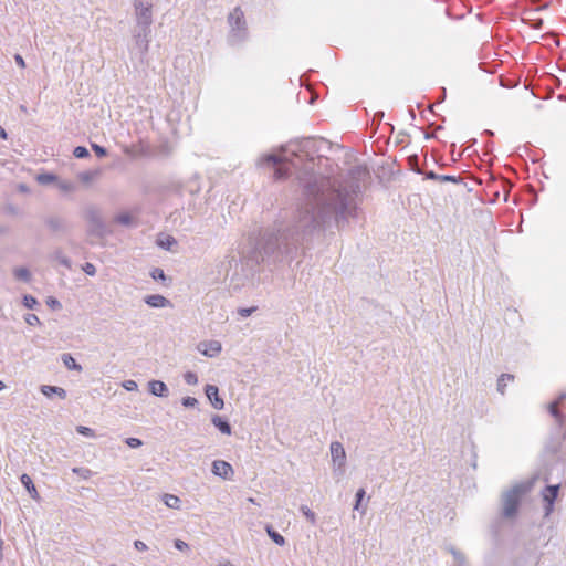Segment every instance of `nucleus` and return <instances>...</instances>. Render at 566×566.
Returning a JSON list of instances; mask_svg holds the SVG:
<instances>
[{
  "mask_svg": "<svg viewBox=\"0 0 566 566\" xmlns=\"http://www.w3.org/2000/svg\"><path fill=\"white\" fill-rule=\"evenodd\" d=\"M514 379V376L511 374H502L497 379V391L500 394L505 392V387L507 385V381H512Z\"/></svg>",
  "mask_w": 566,
  "mask_h": 566,
  "instance_id": "b1692460",
  "label": "nucleus"
},
{
  "mask_svg": "<svg viewBox=\"0 0 566 566\" xmlns=\"http://www.w3.org/2000/svg\"><path fill=\"white\" fill-rule=\"evenodd\" d=\"M284 156L268 154L259 159V165L276 166V180L287 177L290 167L302 170L298 176L303 188L304 201L296 209L293 219L275 221L268 228L256 244V261L279 262L293 260L300 249L315 240H321L333 229H343L349 219L356 217L355 196L360 191L358 182L336 185L328 177L312 174L314 167L315 142L303 138L290 143Z\"/></svg>",
  "mask_w": 566,
  "mask_h": 566,
  "instance_id": "f257e3e1",
  "label": "nucleus"
},
{
  "mask_svg": "<svg viewBox=\"0 0 566 566\" xmlns=\"http://www.w3.org/2000/svg\"><path fill=\"white\" fill-rule=\"evenodd\" d=\"M449 552L452 554V556H453L454 560L457 562L458 566H469V564L467 562V558H465V555L462 552L458 551L454 547H450Z\"/></svg>",
  "mask_w": 566,
  "mask_h": 566,
  "instance_id": "393cba45",
  "label": "nucleus"
},
{
  "mask_svg": "<svg viewBox=\"0 0 566 566\" xmlns=\"http://www.w3.org/2000/svg\"><path fill=\"white\" fill-rule=\"evenodd\" d=\"M134 546H135V548H136L137 551H140V552H143V551H146V549H147V545H146L143 541H139V539H137V541H135V542H134Z\"/></svg>",
  "mask_w": 566,
  "mask_h": 566,
  "instance_id": "09e8293b",
  "label": "nucleus"
},
{
  "mask_svg": "<svg viewBox=\"0 0 566 566\" xmlns=\"http://www.w3.org/2000/svg\"><path fill=\"white\" fill-rule=\"evenodd\" d=\"M212 424H229L220 416H213L211 419Z\"/></svg>",
  "mask_w": 566,
  "mask_h": 566,
  "instance_id": "3c124183",
  "label": "nucleus"
},
{
  "mask_svg": "<svg viewBox=\"0 0 566 566\" xmlns=\"http://www.w3.org/2000/svg\"><path fill=\"white\" fill-rule=\"evenodd\" d=\"M4 388V384L0 380V390Z\"/></svg>",
  "mask_w": 566,
  "mask_h": 566,
  "instance_id": "bf43d9fd",
  "label": "nucleus"
},
{
  "mask_svg": "<svg viewBox=\"0 0 566 566\" xmlns=\"http://www.w3.org/2000/svg\"><path fill=\"white\" fill-rule=\"evenodd\" d=\"M543 24H544L543 19H535L530 23L531 28H533L535 30H541L543 28Z\"/></svg>",
  "mask_w": 566,
  "mask_h": 566,
  "instance_id": "de8ad7c7",
  "label": "nucleus"
},
{
  "mask_svg": "<svg viewBox=\"0 0 566 566\" xmlns=\"http://www.w3.org/2000/svg\"><path fill=\"white\" fill-rule=\"evenodd\" d=\"M151 277L154 280H160V281H165L166 280V274L164 272L163 269H159V268H155L151 273H150Z\"/></svg>",
  "mask_w": 566,
  "mask_h": 566,
  "instance_id": "f704fd0d",
  "label": "nucleus"
},
{
  "mask_svg": "<svg viewBox=\"0 0 566 566\" xmlns=\"http://www.w3.org/2000/svg\"><path fill=\"white\" fill-rule=\"evenodd\" d=\"M76 428H77V432L82 436H85V437L94 436V432L91 427H76Z\"/></svg>",
  "mask_w": 566,
  "mask_h": 566,
  "instance_id": "c03bdc74",
  "label": "nucleus"
},
{
  "mask_svg": "<svg viewBox=\"0 0 566 566\" xmlns=\"http://www.w3.org/2000/svg\"><path fill=\"white\" fill-rule=\"evenodd\" d=\"M160 247H163L166 250H169L172 244H176V240L172 237H167L166 241L158 242Z\"/></svg>",
  "mask_w": 566,
  "mask_h": 566,
  "instance_id": "37998d69",
  "label": "nucleus"
},
{
  "mask_svg": "<svg viewBox=\"0 0 566 566\" xmlns=\"http://www.w3.org/2000/svg\"><path fill=\"white\" fill-rule=\"evenodd\" d=\"M46 305L49 307H51L52 310H60L62 307L61 302L59 300H56L55 297H52V296H50L46 300Z\"/></svg>",
  "mask_w": 566,
  "mask_h": 566,
  "instance_id": "4c0bfd02",
  "label": "nucleus"
},
{
  "mask_svg": "<svg viewBox=\"0 0 566 566\" xmlns=\"http://www.w3.org/2000/svg\"><path fill=\"white\" fill-rule=\"evenodd\" d=\"M125 442L130 448H138L143 444L142 440L138 438H127Z\"/></svg>",
  "mask_w": 566,
  "mask_h": 566,
  "instance_id": "79ce46f5",
  "label": "nucleus"
},
{
  "mask_svg": "<svg viewBox=\"0 0 566 566\" xmlns=\"http://www.w3.org/2000/svg\"><path fill=\"white\" fill-rule=\"evenodd\" d=\"M124 387L127 389V390H134L137 388V384L134 381V380H127L125 384H124Z\"/></svg>",
  "mask_w": 566,
  "mask_h": 566,
  "instance_id": "603ef678",
  "label": "nucleus"
},
{
  "mask_svg": "<svg viewBox=\"0 0 566 566\" xmlns=\"http://www.w3.org/2000/svg\"><path fill=\"white\" fill-rule=\"evenodd\" d=\"M36 180L41 185H49L56 180V176L54 174H50V172L40 174L36 176Z\"/></svg>",
  "mask_w": 566,
  "mask_h": 566,
  "instance_id": "a878e982",
  "label": "nucleus"
},
{
  "mask_svg": "<svg viewBox=\"0 0 566 566\" xmlns=\"http://www.w3.org/2000/svg\"><path fill=\"white\" fill-rule=\"evenodd\" d=\"M72 472L77 474L80 478L87 480L92 475V471L87 468L75 467L72 469Z\"/></svg>",
  "mask_w": 566,
  "mask_h": 566,
  "instance_id": "c85d7f7f",
  "label": "nucleus"
},
{
  "mask_svg": "<svg viewBox=\"0 0 566 566\" xmlns=\"http://www.w3.org/2000/svg\"><path fill=\"white\" fill-rule=\"evenodd\" d=\"M218 428L221 431V433H223V434H228L229 436V434L232 433V431H231L232 427H218Z\"/></svg>",
  "mask_w": 566,
  "mask_h": 566,
  "instance_id": "864d4df0",
  "label": "nucleus"
},
{
  "mask_svg": "<svg viewBox=\"0 0 566 566\" xmlns=\"http://www.w3.org/2000/svg\"><path fill=\"white\" fill-rule=\"evenodd\" d=\"M181 403L186 408H193L198 405V400L195 397L187 396L182 398Z\"/></svg>",
  "mask_w": 566,
  "mask_h": 566,
  "instance_id": "72a5a7b5",
  "label": "nucleus"
},
{
  "mask_svg": "<svg viewBox=\"0 0 566 566\" xmlns=\"http://www.w3.org/2000/svg\"><path fill=\"white\" fill-rule=\"evenodd\" d=\"M44 223L52 233H66L69 226L64 218L60 216H48Z\"/></svg>",
  "mask_w": 566,
  "mask_h": 566,
  "instance_id": "1a4fd4ad",
  "label": "nucleus"
},
{
  "mask_svg": "<svg viewBox=\"0 0 566 566\" xmlns=\"http://www.w3.org/2000/svg\"><path fill=\"white\" fill-rule=\"evenodd\" d=\"M20 481L32 499H39V493L35 489V485L33 484L32 479L27 473H23L20 476Z\"/></svg>",
  "mask_w": 566,
  "mask_h": 566,
  "instance_id": "dca6fc26",
  "label": "nucleus"
},
{
  "mask_svg": "<svg viewBox=\"0 0 566 566\" xmlns=\"http://www.w3.org/2000/svg\"><path fill=\"white\" fill-rule=\"evenodd\" d=\"M41 392L46 397H51L52 395H57L61 399L66 397V391L63 388L56 386L42 385Z\"/></svg>",
  "mask_w": 566,
  "mask_h": 566,
  "instance_id": "f3484780",
  "label": "nucleus"
},
{
  "mask_svg": "<svg viewBox=\"0 0 566 566\" xmlns=\"http://www.w3.org/2000/svg\"><path fill=\"white\" fill-rule=\"evenodd\" d=\"M424 178L430 180H438L440 182H453L460 184L461 178L452 175H438L433 170H429L424 172Z\"/></svg>",
  "mask_w": 566,
  "mask_h": 566,
  "instance_id": "4468645a",
  "label": "nucleus"
},
{
  "mask_svg": "<svg viewBox=\"0 0 566 566\" xmlns=\"http://www.w3.org/2000/svg\"><path fill=\"white\" fill-rule=\"evenodd\" d=\"M151 29L133 28L129 54L132 61L144 64L149 51Z\"/></svg>",
  "mask_w": 566,
  "mask_h": 566,
  "instance_id": "f03ea898",
  "label": "nucleus"
},
{
  "mask_svg": "<svg viewBox=\"0 0 566 566\" xmlns=\"http://www.w3.org/2000/svg\"><path fill=\"white\" fill-rule=\"evenodd\" d=\"M558 492H559V485L558 484L546 485L544 491H543V500L544 501L555 502V500L558 496Z\"/></svg>",
  "mask_w": 566,
  "mask_h": 566,
  "instance_id": "6ab92c4d",
  "label": "nucleus"
},
{
  "mask_svg": "<svg viewBox=\"0 0 566 566\" xmlns=\"http://www.w3.org/2000/svg\"><path fill=\"white\" fill-rule=\"evenodd\" d=\"M530 491V485L517 483L502 494V514L505 518L516 515L522 496Z\"/></svg>",
  "mask_w": 566,
  "mask_h": 566,
  "instance_id": "20e7f679",
  "label": "nucleus"
},
{
  "mask_svg": "<svg viewBox=\"0 0 566 566\" xmlns=\"http://www.w3.org/2000/svg\"><path fill=\"white\" fill-rule=\"evenodd\" d=\"M184 380L187 385H197L198 384V376L193 371H187L184 374Z\"/></svg>",
  "mask_w": 566,
  "mask_h": 566,
  "instance_id": "2f4dec72",
  "label": "nucleus"
},
{
  "mask_svg": "<svg viewBox=\"0 0 566 566\" xmlns=\"http://www.w3.org/2000/svg\"><path fill=\"white\" fill-rule=\"evenodd\" d=\"M419 157L418 155H411L408 157V163H409V166H410V169L417 174H423L424 172L421 170V168L419 167Z\"/></svg>",
  "mask_w": 566,
  "mask_h": 566,
  "instance_id": "cd10ccee",
  "label": "nucleus"
},
{
  "mask_svg": "<svg viewBox=\"0 0 566 566\" xmlns=\"http://www.w3.org/2000/svg\"><path fill=\"white\" fill-rule=\"evenodd\" d=\"M197 349L207 357H216L222 350L221 343L219 340H206L200 342Z\"/></svg>",
  "mask_w": 566,
  "mask_h": 566,
  "instance_id": "9d476101",
  "label": "nucleus"
},
{
  "mask_svg": "<svg viewBox=\"0 0 566 566\" xmlns=\"http://www.w3.org/2000/svg\"><path fill=\"white\" fill-rule=\"evenodd\" d=\"M148 390L151 395L156 397L165 398L168 397L169 395V389L167 385L161 380H150L148 382Z\"/></svg>",
  "mask_w": 566,
  "mask_h": 566,
  "instance_id": "ddd939ff",
  "label": "nucleus"
},
{
  "mask_svg": "<svg viewBox=\"0 0 566 566\" xmlns=\"http://www.w3.org/2000/svg\"><path fill=\"white\" fill-rule=\"evenodd\" d=\"M83 216L88 223L90 232L92 234L97 237L104 235L106 227L102 219L101 210L96 206L90 205L85 207Z\"/></svg>",
  "mask_w": 566,
  "mask_h": 566,
  "instance_id": "423d86ee",
  "label": "nucleus"
},
{
  "mask_svg": "<svg viewBox=\"0 0 566 566\" xmlns=\"http://www.w3.org/2000/svg\"><path fill=\"white\" fill-rule=\"evenodd\" d=\"M205 394L214 409L221 410L223 408L224 402L219 395V388L217 386L206 385Z\"/></svg>",
  "mask_w": 566,
  "mask_h": 566,
  "instance_id": "9b49d317",
  "label": "nucleus"
},
{
  "mask_svg": "<svg viewBox=\"0 0 566 566\" xmlns=\"http://www.w3.org/2000/svg\"><path fill=\"white\" fill-rule=\"evenodd\" d=\"M565 400L566 392H562L553 401L545 405V409L554 417L557 424H566V416L560 411V407Z\"/></svg>",
  "mask_w": 566,
  "mask_h": 566,
  "instance_id": "6e6552de",
  "label": "nucleus"
},
{
  "mask_svg": "<svg viewBox=\"0 0 566 566\" xmlns=\"http://www.w3.org/2000/svg\"><path fill=\"white\" fill-rule=\"evenodd\" d=\"M300 511L311 524L314 525L316 523V515L307 505H301Z\"/></svg>",
  "mask_w": 566,
  "mask_h": 566,
  "instance_id": "bb28decb",
  "label": "nucleus"
},
{
  "mask_svg": "<svg viewBox=\"0 0 566 566\" xmlns=\"http://www.w3.org/2000/svg\"><path fill=\"white\" fill-rule=\"evenodd\" d=\"M545 502V506H544V511H545V516H549L554 510V502H551V501H544Z\"/></svg>",
  "mask_w": 566,
  "mask_h": 566,
  "instance_id": "49530a36",
  "label": "nucleus"
},
{
  "mask_svg": "<svg viewBox=\"0 0 566 566\" xmlns=\"http://www.w3.org/2000/svg\"><path fill=\"white\" fill-rule=\"evenodd\" d=\"M228 23L230 31L228 34V43L230 45H238L248 39V28L244 19V13L240 7H235L228 15Z\"/></svg>",
  "mask_w": 566,
  "mask_h": 566,
  "instance_id": "7ed1b4c3",
  "label": "nucleus"
},
{
  "mask_svg": "<svg viewBox=\"0 0 566 566\" xmlns=\"http://www.w3.org/2000/svg\"><path fill=\"white\" fill-rule=\"evenodd\" d=\"M61 188H62L63 190H70L72 187H71V185H66V184H65V185H62V186H61Z\"/></svg>",
  "mask_w": 566,
  "mask_h": 566,
  "instance_id": "13d9d810",
  "label": "nucleus"
},
{
  "mask_svg": "<svg viewBox=\"0 0 566 566\" xmlns=\"http://www.w3.org/2000/svg\"><path fill=\"white\" fill-rule=\"evenodd\" d=\"M144 301L147 305L155 308L166 307L170 304L169 300L159 294L147 295Z\"/></svg>",
  "mask_w": 566,
  "mask_h": 566,
  "instance_id": "2eb2a0df",
  "label": "nucleus"
},
{
  "mask_svg": "<svg viewBox=\"0 0 566 566\" xmlns=\"http://www.w3.org/2000/svg\"><path fill=\"white\" fill-rule=\"evenodd\" d=\"M92 149L96 154L97 157H105L107 155V150L105 147L99 146L97 144H92Z\"/></svg>",
  "mask_w": 566,
  "mask_h": 566,
  "instance_id": "e433bc0d",
  "label": "nucleus"
},
{
  "mask_svg": "<svg viewBox=\"0 0 566 566\" xmlns=\"http://www.w3.org/2000/svg\"><path fill=\"white\" fill-rule=\"evenodd\" d=\"M109 566H117L116 564H111Z\"/></svg>",
  "mask_w": 566,
  "mask_h": 566,
  "instance_id": "680f3d73",
  "label": "nucleus"
},
{
  "mask_svg": "<svg viewBox=\"0 0 566 566\" xmlns=\"http://www.w3.org/2000/svg\"><path fill=\"white\" fill-rule=\"evenodd\" d=\"M174 546H175L176 549L181 551V552H184V551L189 548V545L186 542L181 541V539H175Z\"/></svg>",
  "mask_w": 566,
  "mask_h": 566,
  "instance_id": "a18cd8bd",
  "label": "nucleus"
},
{
  "mask_svg": "<svg viewBox=\"0 0 566 566\" xmlns=\"http://www.w3.org/2000/svg\"><path fill=\"white\" fill-rule=\"evenodd\" d=\"M265 531L269 537L279 546H283L285 544V538L279 532H276L271 525H266Z\"/></svg>",
  "mask_w": 566,
  "mask_h": 566,
  "instance_id": "4be33fe9",
  "label": "nucleus"
},
{
  "mask_svg": "<svg viewBox=\"0 0 566 566\" xmlns=\"http://www.w3.org/2000/svg\"><path fill=\"white\" fill-rule=\"evenodd\" d=\"M366 492L363 488L358 489L356 492V501L354 505V510L359 511L361 506V501L364 500Z\"/></svg>",
  "mask_w": 566,
  "mask_h": 566,
  "instance_id": "7c9ffc66",
  "label": "nucleus"
},
{
  "mask_svg": "<svg viewBox=\"0 0 566 566\" xmlns=\"http://www.w3.org/2000/svg\"><path fill=\"white\" fill-rule=\"evenodd\" d=\"M212 472L218 476L229 479V476L233 473V470L228 462L222 460H216L212 463Z\"/></svg>",
  "mask_w": 566,
  "mask_h": 566,
  "instance_id": "f8f14e48",
  "label": "nucleus"
},
{
  "mask_svg": "<svg viewBox=\"0 0 566 566\" xmlns=\"http://www.w3.org/2000/svg\"><path fill=\"white\" fill-rule=\"evenodd\" d=\"M331 457L335 467L334 471L338 475H343L345 472L346 453L344 447L338 441L331 443Z\"/></svg>",
  "mask_w": 566,
  "mask_h": 566,
  "instance_id": "0eeeda50",
  "label": "nucleus"
},
{
  "mask_svg": "<svg viewBox=\"0 0 566 566\" xmlns=\"http://www.w3.org/2000/svg\"><path fill=\"white\" fill-rule=\"evenodd\" d=\"M163 501H164L165 505L169 509H176V510L180 509L181 500L177 495L164 494Z\"/></svg>",
  "mask_w": 566,
  "mask_h": 566,
  "instance_id": "412c9836",
  "label": "nucleus"
},
{
  "mask_svg": "<svg viewBox=\"0 0 566 566\" xmlns=\"http://www.w3.org/2000/svg\"><path fill=\"white\" fill-rule=\"evenodd\" d=\"M548 3H544L542 6H539L538 8H536V11H543V10H546L548 8Z\"/></svg>",
  "mask_w": 566,
  "mask_h": 566,
  "instance_id": "6e6d98bb",
  "label": "nucleus"
},
{
  "mask_svg": "<svg viewBox=\"0 0 566 566\" xmlns=\"http://www.w3.org/2000/svg\"><path fill=\"white\" fill-rule=\"evenodd\" d=\"M255 311H256L255 306H252V307H241V308L238 310V313L242 317H249Z\"/></svg>",
  "mask_w": 566,
  "mask_h": 566,
  "instance_id": "58836bf2",
  "label": "nucleus"
},
{
  "mask_svg": "<svg viewBox=\"0 0 566 566\" xmlns=\"http://www.w3.org/2000/svg\"><path fill=\"white\" fill-rule=\"evenodd\" d=\"M116 221L120 224L128 226L132 222V217L127 213H123L116 217Z\"/></svg>",
  "mask_w": 566,
  "mask_h": 566,
  "instance_id": "ea45409f",
  "label": "nucleus"
},
{
  "mask_svg": "<svg viewBox=\"0 0 566 566\" xmlns=\"http://www.w3.org/2000/svg\"><path fill=\"white\" fill-rule=\"evenodd\" d=\"M73 155H74V157L82 159V158L88 157L90 156V151L84 146H77V147L74 148Z\"/></svg>",
  "mask_w": 566,
  "mask_h": 566,
  "instance_id": "c756f323",
  "label": "nucleus"
},
{
  "mask_svg": "<svg viewBox=\"0 0 566 566\" xmlns=\"http://www.w3.org/2000/svg\"><path fill=\"white\" fill-rule=\"evenodd\" d=\"M382 117H384V113L382 112H379V113L375 114V118H377L379 122L382 119Z\"/></svg>",
  "mask_w": 566,
  "mask_h": 566,
  "instance_id": "4d7b16f0",
  "label": "nucleus"
},
{
  "mask_svg": "<svg viewBox=\"0 0 566 566\" xmlns=\"http://www.w3.org/2000/svg\"><path fill=\"white\" fill-rule=\"evenodd\" d=\"M13 275L17 280L25 282V283L31 281V272L29 271V269H27L24 266L15 268L13 270Z\"/></svg>",
  "mask_w": 566,
  "mask_h": 566,
  "instance_id": "5701e85b",
  "label": "nucleus"
},
{
  "mask_svg": "<svg viewBox=\"0 0 566 566\" xmlns=\"http://www.w3.org/2000/svg\"><path fill=\"white\" fill-rule=\"evenodd\" d=\"M51 260L57 261L60 264L65 266L66 269L72 268V261L70 258H67L61 249H56L51 255Z\"/></svg>",
  "mask_w": 566,
  "mask_h": 566,
  "instance_id": "a211bd4d",
  "label": "nucleus"
},
{
  "mask_svg": "<svg viewBox=\"0 0 566 566\" xmlns=\"http://www.w3.org/2000/svg\"><path fill=\"white\" fill-rule=\"evenodd\" d=\"M14 61L21 69L25 67L24 59L20 54L14 55Z\"/></svg>",
  "mask_w": 566,
  "mask_h": 566,
  "instance_id": "8fccbe9b",
  "label": "nucleus"
},
{
  "mask_svg": "<svg viewBox=\"0 0 566 566\" xmlns=\"http://www.w3.org/2000/svg\"><path fill=\"white\" fill-rule=\"evenodd\" d=\"M38 304V301L35 297H33L32 295L30 294H27L23 296V305L27 307V308H34V306Z\"/></svg>",
  "mask_w": 566,
  "mask_h": 566,
  "instance_id": "473e14b6",
  "label": "nucleus"
},
{
  "mask_svg": "<svg viewBox=\"0 0 566 566\" xmlns=\"http://www.w3.org/2000/svg\"><path fill=\"white\" fill-rule=\"evenodd\" d=\"M0 138H2V139H7L8 138L7 132L1 126H0Z\"/></svg>",
  "mask_w": 566,
  "mask_h": 566,
  "instance_id": "5fc2aeb1",
  "label": "nucleus"
},
{
  "mask_svg": "<svg viewBox=\"0 0 566 566\" xmlns=\"http://www.w3.org/2000/svg\"><path fill=\"white\" fill-rule=\"evenodd\" d=\"M82 270L90 276H94L96 274L95 265L90 262L84 263Z\"/></svg>",
  "mask_w": 566,
  "mask_h": 566,
  "instance_id": "c9c22d12",
  "label": "nucleus"
},
{
  "mask_svg": "<svg viewBox=\"0 0 566 566\" xmlns=\"http://www.w3.org/2000/svg\"><path fill=\"white\" fill-rule=\"evenodd\" d=\"M61 360L69 370H76V371L82 370V366L76 363V360L74 359V357L71 354H67V353L63 354L61 356Z\"/></svg>",
  "mask_w": 566,
  "mask_h": 566,
  "instance_id": "aec40b11",
  "label": "nucleus"
},
{
  "mask_svg": "<svg viewBox=\"0 0 566 566\" xmlns=\"http://www.w3.org/2000/svg\"><path fill=\"white\" fill-rule=\"evenodd\" d=\"M24 319H25V323L31 326L40 324V319L35 314H27Z\"/></svg>",
  "mask_w": 566,
  "mask_h": 566,
  "instance_id": "a19ab883",
  "label": "nucleus"
},
{
  "mask_svg": "<svg viewBox=\"0 0 566 566\" xmlns=\"http://www.w3.org/2000/svg\"><path fill=\"white\" fill-rule=\"evenodd\" d=\"M538 1H539V0H531V2H533V3H536V2H538Z\"/></svg>",
  "mask_w": 566,
  "mask_h": 566,
  "instance_id": "052dcab7",
  "label": "nucleus"
},
{
  "mask_svg": "<svg viewBox=\"0 0 566 566\" xmlns=\"http://www.w3.org/2000/svg\"><path fill=\"white\" fill-rule=\"evenodd\" d=\"M134 28L151 29L153 24V0H134Z\"/></svg>",
  "mask_w": 566,
  "mask_h": 566,
  "instance_id": "39448f33",
  "label": "nucleus"
}]
</instances>
